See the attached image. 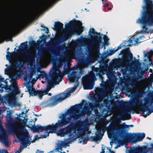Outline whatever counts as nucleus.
I'll list each match as a JSON object with an SVG mask.
<instances>
[{
  "label": "nucleus",
  "mask_w": 153,
  "mask_h": 153,
  "mask_svg": "<svg viewBox=\"0 0 153 153\" xmlns=\"http://www.w3.org/2000/svg\"><path fill=\"white\" fill-rule=\"evenodd\" d=\"M76 110V106H74L68 110L67 114L61 115L59 117L61 119V120H58L54 125L52 124V125L44 126L37 125L35 127H33L32 126L30 127L33 128V132H39L44 130L48 131L46 134L42 135V137L43 138H45L48 137L49 136V133H55L58 136L60 137L64 136L67 134H68L70 137H73L74 133L71 132V128L70 126L64 128H61L58 131L56 129L57 127H62L70 123L72 118L76 120L80 117L81 116H78V113L75 112Z\"/></svg>",
  "instance_id": "1"
},
{
  "label": "nucleus",
  "mask_w": 153,
  "mask_h": 153,
  "mask_svg": "<svg viewBox=\"0 0 153 153\" xmlns=\"http://www.w3.org/2000/svg\"><path fill=\"white\" fill-rule=\"evenodd\" d=\"M63 75V73L61 72L59 69L56 70L53 78L48 81V84L46 89L41 91H36L33 87V85L36 82L37 79H34L32 80L33 82H32V85L30 86L29 85L32 82H30V80L32 77L28 75L25 76L24 79L25 81L29 80V82L27 84L26 86L29 92L30 96L38 95L39 98L41 99L42 96L47 94L52 88L54 87V85L58 84L59 83V82L62 81Z\"/></svg>",
  "instance_id": "2"
},
{
  "label": "nucleus",
  "mask_w": 153,
  "mask_h": 153,
  "mask_svg": "<svg viewBox=\"0 0 153 153\" xmlns=\"http://www.w3.org/2000/svg\"><path fill=\"white\" fill-rule=\"evenodd\" d=\"M18 117V121L12 126V128L9 131V133L15 135L20 140H26L27 142L31 139L28 132L25 128L27 121V117L23 114H19Z\"/></svg>",
  "instance_id": "3"
},
{
  "label": "nucleus",
  "mask_w": 153,
  "mask_h": 153,
  "mask_svg": "<svg viewBox=\"0 0 153 153\" xmlns=\"http://www.w3.org/2000/svg\"><path fill=\"white\" fill-rule=\"evenodd\" d=\"M145 5L143 7L144 10L146 9V14L137 20V23L142 25L143 29L141 31H137L135 34L146 32L147 28V26L153 25V1L150 0H144Z\"/></svg>",
  "instance_id": "4"
},
{
  "label": "nucleus",
  "mask_w": 153,
  "mask_h": 153,
  "mask_svg": "<svg viewBox=\"0 0 153 153\" xmlns=\"http://www.w3.org/2000/svg\"><path fill=\"white\" fill-rule=\"evenodd\" d=\"M80 77V75L77 74L76 73L69 75L68 76L69 80L70 82H74L75 79H76L75 86L74 87L68 88L66 93H62L57 96L56 98V101L60 102L65 98L68 97L70 96L71 94L74 91L77 86L78 85L79 82L77 81V79Z\"/></svg>",
  "instance_id": "5"
},
{
  "label": "nucleus",
  "mask_w": 153,
  "mask_h": 153,
  "mask_svg": "<svg viewBox=\"0 0 153 153\" xmlns=\"http://www.w3.org/2000/svg\"><path fill=\"white\" fill-rule=\"evenodd\" d=\"M69 126H70L71 128V132L74 133L73 136L72 137H70L68 134H67L63 137L66 135H68L69 138L68 140L70 139V141L73 142L75 141L76 139L82 136L81 132V126L79 123H77L75 124H71L68 126L65 127V128ZM65 128V127L64 128Z\"/></svg>",
  "instance_id": "6"
},
{
  "label": "nucleus",
  "mask_w": 153,
  "mask_h": 153,
  "mask_svg": "<svg viewBox=\"0 0 153 153\" xmlns=\"http://www.w3.org/2000/svg\"><path fill=\"white\" fill-rule=\"evenodd\" d=\"M19 92V89L16 87L15 89L11 92L8 95L5 96L3 98V100L4 101L3 102H0V103L3 104H6L7 102L12 105H15L16 103V95Z\"/></svg>",
  "instance_id": "7"
},
{
  "label": "nucleus",
  "mask_w": 153,
  "mask_h": 153,
  "mask_svg": "<svg viewBox=\"0 0 153 153\" xmlns=\"http://www.w3.org/2000/svg\"><path fill=\"white\" fill-rule=\"evenodd\" d=\"M147 102L143 104L142 101L138 102L136 106L134 108V110L138 114L139 111L143 112V116L146 117L147 116L149 115L151 112L148 111V108L146 106Z\"/></svg>",
  "instance_id": "8"
},
{
  "label": "nucleus",
  "mask_w": 153,
  "mask_h": 153,
  "mask_svg": "<svg viewBox=\"0 0 153 153\" xmlns=\"http://www.w3.org/2000/svg\"><path fill=\"white\" fill-rule=\"evenodd\" d=\"M0 141L3 143L7 147H8L10 145V143L8 140L7 136L4 133H0ZM22 146H21L18 151H16L15 153H20L21 151ZM0 153H8L7 150L4 149L0 150Z\"/></svg>",
  "instance_id": "9"
},
{
  "label": "nucleus",
  "mask_w": 153,
  "mask_h": 153,
  "mask_svg": "<svg viewBox=\"0 0 153 153\" xmlns=\"http://www.w3.org/2000/svg\"><path fill=\"white\" fill-rule=\"evenodd\" d=\"M82 83L84 89H91L94 85L93 78L92 76H86L83 77Z\"/></svg>",
  "instance_id": "10"
},
{
  "label": "nucleus",
  "mask_w": 153,
  "mask_h": 153,
  "mask_svg": "<svg viewBox=\"0 0 153 153\" xmlns=\"http://www.w3.org/2000/svg\"><path fill=\"white\" fill-rule=\"evenodd\" d=\"M19 69L17 70V68L15 66H12L5 70L6 74L9 75L12 78H16L19 76Z\"/></svg>",
  "instance_id": "11"
},
{
  "label": "nucleus",
  "mask_w": 153,
  "mask_h": 153,
  "mask_svg": "<svg viewBox=\"0 0 153 153\" xmlns=\"http://www.w3.org/2000/svg\"><path fill=\"white\" fill-rule=\"evenodd\" d=\"M101 40H102L100 38H99L95 39L94 41V43L95 47L93 49L92 53L95 58L98 55L99 47L100 43L101 42Z\"/></svg>",
  "instance_id": "12"
},
{
  "label": "nucleus",
  "mask_w": 153,
  "mask_h": 153,
  "mask_svg": "<svg viewBox=\"0 0 153 153\" xmlns=\"http://www.w3.org/2000/svg\"><path fill=\"white\" fill-rule=\"evenodd\" d=\"M145 39L144 36H142L139 37L138 38H132L130 39L127 41L129 45H136L144 41Z\"/></svg>",
  "instance_id": "13"
},
{
  "label": "nucleus",
  "mask_w": 153,
  "mask_h": 153,
  "mask_svg": "<svg viewBox=\"0 0 153 153\" xmlns=\"http://www.w3.org/2000/svg\"><path fill=\"white\" fill-rule=\"evenodd\" d=\"M67 141L66 140H65L64 141H59L57 144V147L56 148V150L61 153H65L64 152H62V148L64 147L66 148L67 146H69V145L67 144L66 143Z\"/></svg>",
  "instance_id": "14"
},
{
  "label": "nucleus",
  "mask_w": 153,
  "mask_h": 153,
  "mask_svg": "<svg viewBox=\"0 0 153 153\" xmlns=\"http://www.w3.org/2000/svg\"><path fill=\"white\" fill-rule=\"evenodd\" d=\"M144 56L145 58H147V60L146 59H144V61H149L150 62L149 63L150 65L152 64L151 62V57L152 56L153 54V51H150V52H144Z\"/></svg>",
  "instance_id": "15"
},
{
  "label": "nucleus",
  "mask_w": 153,
  "mask_h": 153,
  "mask_svg": "<svg viewBox=\"0 0 153 153\" xmlns=\"http://www.w3.org/2000/svg\"><path fill=\"white\" fill-rule=\"evenodd\" d=\"M6 56L7 59L10 62L14 59H18L17 55L15 53H10L7 52V54Z\"/></svg>",
  "instance_id": "16"
},
{
  "label": "nucleus",
  "mask_w": 153,
  "mask_h": 153,
  "mask_svg": "<svg viewBox=\"0 0 153 153\" xmlns=\"http://www.w3.org/2000/svg\"><path fill=\"white\" fill-rule=\"evenodd\" d=\"M11 114V111H7L6 116L7 121L9 123H11L13 120V117L12 116Z\"/></svg>",
  "instance_id": "17"
},
{
  "label": "nucleus",
  "mask_w": 153,
  "mask_h": 153,
  "mask_svg": "<svg viewBox=\"0 0 153 153\" xmlns=\"http://www.w3.org/2000/svg\"><path fill=\"white\" fill-rule=\"evenodd\" d=\"M76 29L79 33H81L83 30V27L82 26V24L80 22H78L76 23Z\"/></svg>",
  "instance_id": "18"
},
{
  "label": "nucleus",
  "mask_w": 153,
  "mask_h": 153,
  "mask_svg": "<svg viewBox=\"0 0 153 153\" xmlns=\"http://www.w3.org/2000/svg\"><path fill=\"white\" fill-rule=\"evenodd\" d=\"M88 66V65L87 63L81 62L78 64V67L80 70H81L82 68L87 67Z\"/></svg>",
  "instance_id": "19"
},
{
  "label": "nucleus",
  "mask_w": 153,
  "mask_h": 153,
  "mask_svg": "<svg viewBox=\"0 0 153 153\" xmlns=\"http://www.w3.org/2000/svg\"><path fill=\"white\" fill-rule=\"evenodd\" d=\"M145 137V134L144 133L142 134L138 133L137 134V140L138 141L141 140L143 139Z\"/></svg>",
  "instance_id": "20"
},
{
  "label": "nucleus",
  "mask_w": 153,
  "mask_h": 153,
  "mask_svg": "<svg viewBox=\"0 0 153 153\" xmlns=\"http://www.w3.org/2000/svg\"><path fill=\"white\" fill-rule=\"evenodd\" d=\"M55 25L56 29L60 30L63 27V24L60 22H57L55 23Z\"/></svg>",
  "instance_id": "21"
},
{
  "label": "nucleus",
  "mask_w": 153,
  "mask_h": 153,
  "mask_svg": "<svg viewBox=\"0 0 153 153\" xmlns=\"http://www.w3.org/2000/svg\"><path fill=\"white\" fill-rule=\"evenodd\" d=\"M19 141H22V146H23V145H25V146H28V144L29 143V145L30 144V143H29V142L30 141H28L27 142L26 141V140H27V139H23L22 140H19Z\"/></svg>",
  "instance_id": "22"
},
{
  "label": "nucleus",
  "mask_w": 153,
  "mask_h": 153,
  "mask_svg": "<svg viewBox=\"0 0 153 153\" xmlns=\"http://www.w3.org/2000/svg\"><path fill=\"white\" fill-rule=\"evenodd\" d=\"M26 60V57L25 55H23L21 56L19 60L20 61L24 62Z\"/></svg>",
  "instance_id": "23"
},
{
  "label": "nucleus",
  "mask_w": 153,
  "mask_h": 153,
  "mask_svg": "<svg viewBox=\"0 0 153 153\" xmlns=\"http://www.w3.org/2000/svg\"><path fill=\"white\" fill-rule=\"evenodd\" d=\"M122 47V46L121 45H120L116 49H114L113 50H111V54H112L114 53L115 52H116L117 51H118L119 49L121 48Z\"/></svg>",
  "instance_id": "24"
},
{
  "label": "nucleus",
  "mask_w": 153,
  "mask_h": 153,
  "mask_svg": "<svg viewBox=\"0 0 153 153\" xmlns=\"http://www.w3.org/2000/svg\"><path fill=\"white\" fill-rule=\"evenodd\" d=\"M31 126H33V127L36 126L35 125L34 123H33L32 122H30V123H29L27 125V126L29 128H30V129L33 131V128L30 127Z\"/></svg>",
  "instance_id": "25"
},
{
  "label": "nucleus",
  "mask_w": 153,
  "mask_h": 153,
  "mask_svg": "<svg viewBox=\"0 0 153 153\" xmlns=\"http://www.w3.org/2000/svg\"><path fill=\"white\" fill-rule=\"evenodd\" d=\"M74 49H72L70 53L69 54V57L70 58H72L74 56Z\"/></svg>",
  "instance_id": "26"
},
{
  "label": "nucleus",
  "mask_w": 153,
  "mask_h": 153,
  "mask_svg": "<svg viewBox=\"0 0 153 153\" xmlns=\"http://www.w3.org/2000/svg\"><path fill=\"white\" fill-rule=\"evenodd\" d=\"M103 37L104 38L105 43V44H106L107 41H108L109 40L107 36L105 35L103 36Z\"/></svg>",
  "instance_id": "27"
},
{
  "label": "nucleus",
  "mask_w": 153,
  "mask_h": 153,
  "mask_svg": "<svg viewBox=\"0 0 153 153\" xmlns=\"http://www.w3.org/2000/svg\"><path fill=\"white\" fill-rule=\"evenodd\" d=\"M50 61V57L49 56H48L45 61V64H48L49 62Z\"/></svg>",
  "instance_id": "28"
},
{
  "label": "nucleus",
  "mask_w": 153,
  "mask_h": 153,
  "mask_svg": "<svg viewBox=\"0 0 153 153\" xmlns=\"http://www.w3.org/2000/svg\"><path fill=\"white\" fill-rule=\"evenodd\" d=\"M19 27V25H16L15 26H14L12 28V30H13V31H15Z\"/></svg>",
  "instance_id": "29"
},
{
  "label": "nucleus",
  "mask_w": 153,
  "mask_h": 153,
  "mask_svg": "<svg viewBox=\"0 0 153 153\" xmlns=\"http://www.w3.org/2000/svg\"><path fill=\"white\" fill-rule=\"evenodd\" d=\"M79 142L80 143L84 144V140L82 137L79 138Z\"/></svg>",
  "instance_id": "30"
},
{
  "label": "nucleus",
  "mask_w": 153,
  "mask_h": 153,
  "mask_svg": "<svg viewBox=\"0 0 153 153\" xmlns=\"http://www.w3.org/2000/svg\"><path fill=\"white\" fill-rule=\"evenodd\" d=\"M94 32V29L93 28H91L90 29L89 31V33H93Z\"/></svg>",
  "instance_id": "31"
},
{
  "label": "nucleus",
  "mask_w": 153,
  "mask_h": 153,
  "mask_svg": "<svg viewBox=\"0 0 153 153\" xmlns=\"http://www.w3.org/2000/svg\"><path fill=\"white\" fill-rule=\"evenodd\" d=\"M75 25V24H72L71 25L70 23L67 24L66 25V27L69 28L71 26H73Z\"/></svg>",
  "instance_id": "32"
},
{
  "label": "nucleus",
  "mask_w": 153,
  "mask_h": 153,
  "mask_svg": "<svg viewBox=\"0 0 153 153\" xmlns=\"http://www.w3.org/2000/svg\"><path fill=\"white\" fill-rule=\"evenodd\" d=\"M122 132V130L118 129L117 131L116 132V133L117 134H120V133H121Z\"/></svg>",
  "instance_id": "33"
},
{
  "label": "nucleus",
  "mask_w": 153,
  "mask_h": 153,
  "mask_svg": "<svg viewBox=\"0 0 153 153\" xmlns=\"http://www.w3.org/2000/svg\"><path fill=\"white\" fill-rule=\"evenodd\" d=\"M133 125H126V128H129L130 127H133Z\"/></svg>",
  "instance_id": "34"
},
{
  "label": "nucleus",
  "mask_w": 153,
  "mask_h": 153,
  "mask_svg": "<svg viewBox=\"0 0 153 153\" xmlns=\"http://www.w3.org/2000/svg\"><path fill=\"white\" fill-rule=\"evenodd\" d=\"M0 80L2 82H4V79L1 76H0Z\"/></svg>",
  "instance_id": "35"
},
{
  "label": "nucleus",
  "mask_w": 153,
  "mask_h": 153,
  "mask_svg": "<svg viewBox=\"0 0 153 153\" xmlns=\"http://www.w3.org/2000/svg\"><path fill=\"white\" fill-rule=\"evenodd\" d=\"M150 105H152V104H153V100H152L151 101H150L149 102Z\"/></svg>",
  "instance_id": "36"
},
{
  "label": "nucleus",
  "mask_w": 153,
  "mask_h": 153,
  "mask_svg": "<svg viewBox=\"0 0 153 153\" xmlns=\"http://www.w3.org/2000/svg\"><path fill=\"white\" fill-rule=\"evenodd\" d=\"M36 153H43V152L42 151L37 150Z\"/></svg>",
  "instance_id": "37"
},
{
  "label": "nucleus",
  "mask_w": 153,
  "mask_h": 153,
  "mask_svg": "<svg viewBox=\"0 0 153 153\" xmlns=\"http://www.w3.org/2000/svg\"><path fill=\"white\" fill-rule=\"evenodd\" d=\"M102 151L100 153H105V151L104 149L103 148V147H102Z\"/></svg>",
  "instance_id": "38"
},
{
  "label": "nucleus",
  "mask_w": 153,
  "mask_h": 153,
  "mask_svg": "<svg viewBox=\"0 0 153 153\" xmlns=\"http://www.w3.org/2000/svg\"><path fill=\"white\" fill-rule=\"evenodd\" d=\"M149 94L151 95V96H153V91L149 93Z\"/></svg>",
  "instance_id": "39"
},
{
  "label": "nucleus",
  "mask_w": 153,
  "mask_h": 153,
  "mask_svg": "<svg viewBox=\"0 0 153 153\" xmlns=\"http://www.w3.org/2000/svg\"><path fill=\"white\" fill-rule=\"evenodd\" d=\"M129 55L131 57H132V54L130 52H129Z\"/></svg>",
  "instance_id": "40"
},
{
  "label": "nucleus",
  "mask_w": 153,
  "mask_h": 153,
  "mask_svg": "<svg viewBox=\"0 0 153 153\" xmlns=\"http://www.w3.org/2000/svg\"><path fill=\"white\" fill-rule=\"evenodd\" d=\"M108 4L107 3V4H104V7H107L108 6Z\"/></svg>",
  "instance_id": "41"
},
{
  "label": "nucleus",
  "mask_w": 153,
  "mask_h": 153,
  "mask_svg": "<svg viewBox=\"0 0 153 153\" xmlns=\"http://www.w3.org/2000/svg\"><path fill=\"white\" fill-rule=\"evenodd\" d=\"M105 128V126H104L103 127V128L102 129V130L103 131H104Z\"/></svg>",
  "instance_id": "42"
},
{
  "label": "nucleus",
  "mask_w": 153,
  "mask_h": 153,
  "mask_svg": "<svg viewBox=\"0 0 153 153\" xmlns=\"http://www.w3.org/2000/svg\"><path fill=\"white\" fill-rule=\"evenodd\" d=\"M119 146H115V149H116L117 148H118V147H119Z\"/></svg>",
  "instance_id": "43"
},
{
  "label": "nucleus",
  "mask_w": 153,
  "mask_h": 153,
  "mask_svg": "<svg viewBox=\"0 0 153 153\" xmlns=\"http://www.w3.org/2000/svg\"><path fill=\"white\" fill-rule=\"evenodd\" d=\"M147 139H149V140H150L151 139V138H150L149 137H147Z\"/></svg>",
  "instance_id": "44"
},
{
  "label": "nucleus",
  "mask_w": 153,
  "mask_h": 153,
  "mask_svg": "<svg viewBox=\"0 0 153 153\" xmlns=\"http://www.w3.org/2000/svg\"><path fill=\"white\" fill-rule=\"evenodd\" d=\"M37 136H34V137H35V139H36L37 138Z\"/></svg>",
  "instance_id": "45"
},
{
  "label": "nucleus",
  "mask_w": 153,
  "mask_h": 153,
  "mask_svg": "<svg viewBox=\"0 0 153 153\" xmlns=\"http://www.w3.org/2000/svg\"><path fill=\"white\" fill-rule=\"evenodd\" d=\"M108 10H110L111 9V8L110 7H108Z\"/></svg>",
  "instance_id": "46"
},
{
  "label": "nucleus",
  "mask_w": 153,
  "mask_h": 153,
  "mask_svg": "<svg viewBox=\"0 0 153 153\" xmlns=\"http://www.w3.org/2000/svg\"><path fill=\"white\" fill-rule=\"evenodd\" d=\"M151 33H153V29L151 31Z\"/></svg>",
  "instance_id": "47"
},
{
  "label": "nucleus",
  "mask_w": 153,
  "mask_h": 153,
  "mask_svg": "<svg viewBox=\"0 0 153 153\" xmlns=\"http://www.w3.org/2000/svg\"><path fill=\"white\" fill-rule=\"evenodd\" d=\"M151 33H153V29L151 31Z\"/></svg>",
  "instance_id": "48"
},
{
  "label": "nucleus",
  "mask_w": 153,
  "mask_h": 153,
  "mask_svg": "<svg viewBox=\"0 0 153 153\" xmlns=\"http://www.w3.org/2000/svg\"><path fill=\"white\" fill-rule=\"evenodd\" d=\"M42 83H44V81H42Z\"/></svg>",
  "instance_id": "49"
},
{
  "label": "nucleus",
  "mask_w": 153,
  "mask_h": 153,
  "mask_svg": "<svg viewBox=\"0 0 153 153\" xmlns=\"http://www.w3.org/2000/svg\"><path fill=\"white\" fill-rule=\"evenodd\" d=\"M110 144H111V145H112V143L111 142V143H110Z\"/></svg>",
  "instance_id": "50"
},
{
  "label": "nucleus",
  "mask_w": 153,
  "mask_h": 153,
  "mask_svg": "<svg viewBox=\"0 0 153 153\" xmlns=\"http://www.w3.org/2000/svg\"><path fill=\"white\" fill-rule=\"evenodd\" d=\"M51 95V93H49L48 94V95Z\"/></svg>",
  "instance_id": "51"
},
{
  "label": "nucleus",
  "mask_w": 153,
  "mask_h": 153,
  "mask_svg": "<svg viewBox=\"0 0 153 153\" xmlns=\"http://www.w3.org/2000/svg\"><path fill=\"white\" fill-rule=\"evenodd\" d=\"M53 29L54 30H55L56 28H53Z\"/></svg>",
  "instance_id": "52"
},
{
  "label": "nucleus",
  "mask_w": 153,
  "mask_h": 153,
  "mask_svg": "<svg viewBox=\"0 0 153 153\" xmlns=\"http://www.w3.org/2000/svg\"><path fill=\"white\" fill-rule=\"evenodd\" d=\"M100 131H101V130H100V131H99L100 132Z\"/></svg>",
  "instance_id": "53"
},
{
  "label": "nucleus",
  "mask_w": 153,
  "mask_h": 153,
  "mask_svg": "<svg viewBox=\"0 0 153 153\" xmlns=\"http://www.w3.org/2000/svg\"><path fill=\"white\" fill-rule=\"evenodd\" d=\"M36 120H37L36 119H35V121H36Z\"/></svg>",
  "instance_id": "54"
},
{
  "label": "nucleus",
  "mask_w": 153,
  "mask_h": 153,
  "mask_svg": "<svg viewBox=\"0 0 153 153\" xmlns=\"http://www.w3.org/2000/svg\"><path fill=\"white\" fill-rule=\"evenodd\" d=\"M22 95H21V97H22Z\"/></svg>",
  "instance_id": "55"
},
{
  "label": "nucleus",
  "mask_w": 153,
  "mask_h": 153,
  "mask_svg": "<svg viewBox=\"0 0 153 153\" xmlns=\"http://www.w3.org/2000/svg\"><path fill=\"white\" fill-rule=\"evenodd\" d=\"M4 111H1V112H3Z\"/></svg>",
  "instance_id": "56"
},
{
  "label": "nucleus",
  "mask_w": 153,
  "mask_h": 153,
  "mask_svg": "<svg viewBox=\"0 0 153 153\" xmlns=\"http://www.w3.org/2000/svg\"><path fill=\"white\" fill-rule=\"evenodd\" d=\"M6 66H7V65H6Z\"/></svg>",
  "instance_id": "57"
},
{
  "label": "nucleus",
  "mask_w": 153,
  "mask_h": 153,
  "mask_svg": "<svg viewBox=\"0 0 153 153\" xmlns=\"http://www.w3.org/2000/svg\"><path fill=\"white\" fill-rule=\"evenodd\" d=\"M67 152H68V150H67Z\"/></svg>",
  "instance_id": "58"
},
{
  "label": "nucleus",
  "mask_w": 153,
  "mask_h": 153,
  "mask_svg": "<svg viewBox=\"0 0 153 153\" xmlns=\"http://www.w3.org/2000/svg\"><path fill=\"white\" fill-rule=\"evenodd\" d=\"M2 87V88H4V87Z\"/></svg>",
  "instance_id": "59"
},
{
  "label": "nucleus",
  "mask_w": 153,
  "mask_h": 153,
  "mask_svg": "<svg viewBox=\"0 0 153 153\" xmlns=\"http://www.w3.org/2000/svg\"><path fill=\"white\" fill-rule=\"evenodd\" d=\"M152 43H153V41H152Z\"/></svg>",
  "instance_id": "60"
},
{
  "label": "nucleus",
  "mask_w": 153,
  "mask_h": 153,
  "mask_svg": "<svg viewBox=\"0 0 153 153\" xmlns=\"http://www.w3.org/2000/svg\"><path fill=\"white\" fill-rule=\"evenodd\" d=\"M152 112H153V111H152Z\"/></svg>",
  "instance_id": "61"
}]
</instances>
